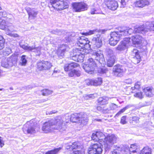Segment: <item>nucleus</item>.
Instances as JSON below:
<instances>
[{"label": "nucleus", "instance_id": "1", "mask_svg": "<svg viewBox=\"0 0 154 154\" xmlns=\"http://www.w3.org/2000/svg\"><path fill=\"white\" fill-rule=\"evenodd\" d=\"M66 127L63 121V118L57 116L54 119L45 122L43 125L42 130L45 133H48L54 130H57L60 132L65 131Z\"/></svg>", "mask_w": 154, "mask_h": 154}, {"label": "nucleus", "instance_id": "2", "mask_svg": "<svg viewBox=\"0 0 154 154\" xmlns=\"http://www.w3.org/2000/svg\"><path fill=\"white\" fill-rule=\"evenodd\" d=\"M71 121L73 122L86 125L88 121V116L83 112L74 113L71 115Z\"/></svg>", "mask_w": 154, "mask_h": 154}, {"label": "nucleus", "instance_id": "3", "mask_svg": "<svg viewBox=\"0 0 154 154\" xmlns=\"http://www.w3.org/2000/svg\"><path fill=\"white\" fill-rule=\"evenodd\" d=\"M154 31V22H147L145 24L134 28V32L145 34L149 31Z\"/></svg>", "mask_w": 154, "mask_h": 154}, {"label": "nucleus", "instance_id": "4", "mask_svg": "<svg viewBox=\"0 0 154 154\" xmlns=\"http://www.w3.org/2000/svg\"><path fill=\"white\" fill-rule=\"evenodd\" d=\"M88 53L87 50H82L80 48H75L73 50L72 59L78 62H82L85 55Z\"/></svg>", "mask_w": 154, "mask_h": 154}, {"label": "nucleus", "instance_id": "5", "mask_svg": "<svg viewBox=\"0 0 154 154\" xmlns=\"http://www.w3.org/2000/svg\"><path fill=\"white\" fill-rule=\"evenodd\" d=\"M36 124L33 122V120H32L27 122L23 126V131L25 134H32L36 132Z\"/></svg>", "mask_w": 154, "mask_h": 154}, {"label": "nucleus", "instance_id": "6", "mask_svg": "<svg viewBox=\"0 0 154 154\" xmlns=\"http://www.w3.org/2000/svg\"><path fill=\"white\" fill-rule=\"evenodd\" d=\"M93 57L88 59L87 62L83 66V68L85 71L89 74L94 73V71L97 66L96 63L93 59Z\"/></svg>", "mask_w": 154, "mask_h": 154}, {"label": "nucleus", "instance_id": "7", "mask_svg": "<svg viewBox=\"0 0 154 154\" xmlns=\"http://www.w3.org/2000/svg\"><path fill=\"white\" fill-rule=\"evenodd\" d=\"M117 137L112 134H109L106 137L105 140H103L105 149L107 150L115 143L116 142Z\"/></svg>", "mask_w": 154, "mask_h": 154}, {"label": "nucleus", "instance_id": "8", "mask_svg": "<svg viewBox=\"0 0 154 154\" xmlns=\"http://www.w3.org/2000/svg\"><path fill=\"white\" fill-rule=\"evenodd\" d=\"M68 0H50V2L52 7L62 10L68 8Z\"/></svg>", "mask_w": 154, "mask_h": 154}, {"label": "nucleus", "instance_id": "9", "mask_svg": "<svg viewBox=\"0 0 154 154\" xmlns=\"http://www.w3.org/2000/svg\"><path fill=\"white\" fill-rule=\"evenodd\" d=\"M102 145L99 142L91 145L88 149V154H101L103 151Z\"/></svg>", "mask_w": 154, "mask_h": 154}, {"label": "nucleus", "instance_id": "10", "mask_svg": "<svg viewBox=\"0 0 154 154\" xmlns=\"http://www.w3.org/2000/svg\"><path fill=\"white\" fill-rule=\"evenodd\" d=\"M74 11L76 12H80L87 10V5L84 2H74L72 4Z\"/></svg>", "mask_w": 154, "mask_h": 154}, {"label": "nucleus", "instance_id": "11", "mask_svg": "<svg viewBox=\"0 0 154 154\" xmlns=\"http://www.w3.org/2000/svg\"><path fill=\"white\" fill-rule=\"evenodd\" d=\"M125 70L124 66L118 64L113 67L112 73L115 76L121 77L122 76V74L125 72Z\"/></svg>", "mask_w": 154, "mask_h": 154}, {"label": "nucleus", "instance_id": "12", "mask_svg": "<svg viewBox=\"0 0 154 154\" xmlns=\"http://www.w3.org/2000/svg\"><path fill=\"white\" fill-rule=\"evenodd\" d=\"M120 35L117 32H111L110 34L109 43L112 46L116 45L120 40Z\"/></svg>", "mask_w": 154, "mask_h": 154}, {"label": "nucleus", "instance_id": "13", "mask_svg": "<svg viewBox=\"0 0 154 154\" xmlns=\"http://www.w3.org/2000/svg\"><path fill=\"white\" fill-rule=\"evenodd\" d=\"M131 40L133 44H142L145 45L147 44V42L142 37L138 35H135L132 37Z\"/></svg>", "mask_w": 154, "mask_h": 154}, {"label": "nucleus", "instance_id": "14", "mask_svg": "<svg viewBox=\"0 0 154 154\" xmlns=\"http://www.w3.org/2000/svg\"><path fill=\"white\" fill-rule=\"evenodd\" d=\"M52 66L51 63L48 61H42L38 62L37 63L38 69L40 70L48 69Z\"/></svg>", "mask_w": 154, "mask_h": 154}, {"label": "nucleus", "instance_id": "15", "mask_svg": "<svg viewBox=\"0 0 154 154\" xmlns=\"http://www.w3.org/2000/svg\"><path fill=\"white\" fill-rule=\"evenodd\" d=\"M106 136L102 132L97 131L95 133H93L92 135L91 138L92 140L95 141H100V140H105Z\"/></svg>", "mask_w": 154, "mask_h": 154}, {"label": "nucleus", "instance_id": "16", "mask_svg": "<svg viewBox=\"0 0 154 154\" xmlns=\"http://www.w3.org/2000/svg\"><path fill=\"white\" fill-rule=\"evenodd\" d=\"M130 38H126L121 42L119 45L115 48L118 51H122L125 50L127 45L131 44Z\"/></svg>", "mask_w": 154, "mask_h": 154}, {"label": "nucleus", "instance_id": "17", "mask_svg": "<svg viewBox=\"0 0 154 154\" xmlns=\"http://www.w3.org/2000/svg\"><path fill=\"white\" fill-rule=\"evenodd\" d=\"M25 9L28 14L29 20H33L36 17L38 11L36 9L29 7H26Z\"/></svg>", "mask_w": 154, "mask_h": 154}, {"label": "nucleus", "instance_id": "18", "mask_svg": "<svg viewBox=\"0 0 154 154\" xmlns=\"http://www.w3.org/2000/svg\"><path fill=\"white\" fill-rule=\"evenodd\" d=\"M69 47L67 45L63 44L60 45V47L57 51V54L60 58L63 57L66 51H68Z\"/></svg>", "mask_w": 154, "mask_h": 154}, {"label": "nucleus", "instance_id": "19", "mask_svg": "<svg viewBox=\"0 0 154 154\" xmlns=\"http://www.w3.org/2000/svg\"><path fill=\"white\" fill-rule=\"evenodd\" d=\"M102 37L100 35H97L96 37H94L92 39L91 43L94 47L99 48L102 45Z\"/></svg>", "mask_w": 154, "mask_h": 154}, {"label": "nucleus", "instance_id": "20", "mask_svg": "<svg viewBox=\"0 0 154 154\" xmlns=\"http://www.w3.org/2000/svg\"><path fill=\"white\" fill-rule=\"evenodd\" d=\"M134 30L131 28H127L126 29H122L120 31L117 32L120 35V37L122 36H125L131 34L133 33H139L138 32H134Z\"/></svg>", "mask_w": 154, "mask_h": 154}, {"label": "nucleus", "instance_id": "21", "mask_svg": "<svg viewBox=\"0 0 154 154\" xmlns=\"http://www.w3.org/2000/svg\"><path fill=\"white\" fill-rule=\"evenodd\" d=\"M131 54L133 56V63L135 64L139 63L140 61V57L138 53V51L137 49H134L132 51Z\"/></svg>", "mask_w": 154, "mask_h": 154}, {"label": "nucleus", "instance_id": "22", "mask_svg": "<svg viewBox=\"0 0 154 154\" xmlns=\"http://www.w3.org/2000/svg\"><path fill=\"white\" fill-rule=\"evenodd\" d=\"M92 57L93 58H95L96 60L101 64L103 63L104 62V59L103 55L100 53L94 52L92 54Z\"/></svg>", "mask_w": 154, "mask_h": 154}, {"label": "nucleus", "instance_id": "23", "mask_svg": "<svg viewBox=\"0 0 154 154\" xmlns=\"http://www.w3.org/2000/svg\"><path fill=\"white\" fill-rule=\"evenodd\" d=\"M149 5V2L147 0H140L136 1L134 3V5L137 7L143 8Z\"/></svg>", "mask_w": 154, "mask_h": 154}, {"label": "nucleus", "instance_id": "24", "mask_svg": "<svg viewBox=\"0 0 154 154\" xmlns=\"http://www.w3.org/2000/svg\"><path fill=\"white\" fill-rule=\"evenodd\" d=\"M88 42V38L84 36L79 37L77 41V45L80 48L84 47V45Z\"/></svg>", "mask_w": 154, "mask_h": 154}, {"label": "nucleus", "instance_id": "25", "mask_svg": "<svg viewBox=\"0 0 154 154\" xmlns=\"http://www.w3.org/2000/svg\"><path fill=\"white\" fill-rule=\"evenodd\" d=\"M109 98L107 97L104 96L99 97L98 100V103L100 105H105L108 103Z\"/></svg>", "mask_w": 154, "mask_h": 154}, {"label": "nucleus", "instance_id": "26", "mask_svg": "<svg viewBox=\"0 0 154 154\" xmlns=\"http://www.w3.org/2000/svg\"><path fill=\"white\" fill-rule=\"evenodd\" d=\"M7 59L10 67L13 66L16 63L17 59L14 56L12 55Z\"/></svg>", "mask_w": 154, "mask_h": 154}, {"label": "nucleus", "instance_id": "27", "mask_svg": "<svg viewBox=\"0 0 154 154\" xmlns=\"http://www.w3.org/2000/svg\"><path fill=\"white\" fill-rule=\"evenodd\" d=\"M114 149L112 151V154H119L123 150L121 146L115 145L113 146Z\"/></svg>", "mask_w": 154, "mask_h": 154}, {"label": "nucleus", "instance_id": "28", "mask_svg": "<svg viewBox=\"0 0 154 154\" xmlns=\"http://www.w3.org/2000/svg\"><path fill=\"white\" fill-rule=\"evenodd\" d=\"M110 6L106 4V5L109 9L113 11H114L117 9L118 6V4L117 2L113 1V2H110Z\"/></svg>", "mask_w": 154, "mask_h": 154}, {"label": "nucleus", "instance_id": "29", "mask_svg": "<svg viewBox=\"0 0 154 154\" xmlns=\"http://www.w3.org/2000/svg\"><path fill=\"white\" fill-rule=\"evenodd\" d=\"M60 116L63 118V121L66 127V124L69 123L70 121H71V115H70L68 114H66L64 116Z\"/></svg>", "mask_w": 154, "mask_h": 154}, {"label": "nucleus", "instance_id": "30", "mask_svg": "<svg viewBox=\"0 0 154 154\" xmlns=\"http://www.w3.org/2000/svg\"><path fill=\"white\" fill-rule=\"evenodd\" d=\"M11 53V50L10 48H6L2 51L0 52V57L8 56Z\"/></svg>", "mask_w": 154, "mask_h": 154}, {"label": "nucleus", "instance_id": "31", "mask_svg": "<svg viewBox=\"0 0 154 154\" xmlns=\"http://www.w3.org/2000/svg\"><path fill=\"white\" fill-rule=\"evenodd\" d=\"M152 88L147 87L144 89V92L147 96L152 97L153 96V94L152 92Z\"/></svg>", "mask_w": 154, "mask_h": 154}, {"label": "nucleus", "instance_id": "32", "mask_svg": "<svg viewBox=\"0 0 154 154\" xmlns=\"http://www.w3.org/2000/svg\"><path fill=\"white\" fill-rule=\"evenodd\" d=\"M108 58H109L107 61V66L109 67H112L115 62V57L114 56H112Z\"/></svg>", "mask_w": 154, "mask_h": 154}, {"label": "nucleus", "instance_id": "33", "mask_svg": "<svg viewBox=\"0 0 154 154\" xmlns=\"http://www.w3.org/2000/svg\"><path fill=\"white\" fill-rule=\"evenodd\" d=\"M151 149L148 147H144L140 151L139 154H151Z\"/></svg>", "mask_w": 154, "mask_h": 154}, {"label": "nucleus", "instance_id": "34", "mask_svg": "<svg viewBox=\"0 0 154 154\" xmlns=\"http://www.w3.org/2000/svg\"><path fill=\"white\" fill-rule=\"evenodd\" d=\"M93 85L97 86L100 85L102 82V79L100 77H98L94 79H92Z\"/></svg>", "mask_w": 154, "mask_h": 154}, {"label": "nucleus", "instance_id": "35", "mask_svg": "<svg viewBox=\"0 0 154 154\" xmlns=\"http://www.w3.org/2000/svg\"><path fill=\"white\" fill-rule=\"evenodd\" d=\"M31 48H32V49L31 50H30V51L34 52L37 54V55H40L41 49L40 47H36L35 46H31Z\"/></svg>", "mask_w": 154, "mask_h": 154}, {"label": "nucleus", "instance_id": "36", "mask_svg": "<svg viewBox=\"0 0 154 154\" xmlns=\"http://www.w3.org/2000/svg\"><path fill=\"white\" fill-rule=\"evenodd\" d=\"M138 149L136 148L135 145L134 144L131 145L129 154H139L137 152Z\"/></svg>", "mask_w": 154, "mask_h": 154}, {"label": "nucleus", "instance_id": "37", "mask_svg": "<svg viewBox=\"0 0 154 154\" xmlns=\"http://www.w3.org/2000/svg\"><path fill=\"white\" fill-rule=\"evenodd\" d=\"M100 11L99 8L93 7L91 9L90 13L91 14H100Z\"/></svg>", "mask_w": 154, "mask_h": 154}, {"label": "nucleus", "instance_id": "38", "mask_svg": "<svg viewBox=\"0 0 154 154\" xmlns=\"http://www.w3.org/2000/svg\"><path fill=\"white\" fill-rule=\"evenodd\" d=\"M62 149V148L60 147L58 148L55 149L47 152L45 154H57V153Z\"/></svg>", "mask_w": 154, "mask_h": 154}, {"label": "nucleus", "instance_id": "39", "mask_svg": "<svg viewBox=\"0 0 154 154\" xmlns=\"http://www.w3.org/2000/svg\"><path fill=\"white\" fill-rule=\"evenodd\" d=\"M81 147L80 143L78 141L73 143L70 147V148L72 149H76L78 148H81Z\"/></svg>", "mask_w": 154, "mask_h": 154}, {"label": "nucleus", "instance_id": "40", "mask_svg": "<svg viewBox=\"0 0 154 154\" xmlns=\"http://www.w3.org/2000/svg\"><path fill=\"white\" fill-rule=\"evenodd\" d=\"M97 32V30L96 29H94L93 30H90L88 32H82V34L88 36L89 35H91L94 34L96 33V32Z\"/></svg>", "mask_w": 154, "mask_h": 154}, {"label": "nucleus", "instance_id": "41", "mask_svg": "<svg viewBox=\"0 0 154 154\" xmlns=\"http://www.w3.org/2000/svg\"><path fill=\"white\" fill-rule=\"evenodd\" d=\"M7 59L6 58L4 59L2 62V66L5 68H8L10 67L8 63Z\"/></svg>", "mask_w": 154, "mask_h": 154}, {"label": "nucleus", "instance_id": "42", "mask_svg": "<svg viewBox=\"0 0 154 154\" xmlns=\"http://www.w3.org/2000/svg\"><path fill=\"white\" fill-rule=\"evenodd\" d=\"M19 45L21 48L27 51H30V50H31L32 49V48H31V46L22 44L21 43H20Z\"/></svg>", "mask_w": 154, "mask_h": 154}, {"label": "nucleus", "instance_id": "43", "mask_svg": "<svg viewBox=\"0 0 154 154\" xmlns=\"http://www.w3.org/2000/svg\"><path fill=\"white\" fill-rule=\"evenodd\" d=\"M3 23L6 24V21L5 20H3L0 22V29H4L6 31H8V29L9 30V29H8L6 27V25L5 24H3Z\"/></svg>", "mask_w": 154, "mask_h": 154}, {"label": "nucleus", "instance_id": "44", "mask_svg": "<svg viewBox=\"0 0 154 154\" xmlns=\"http://www.w3.org/2000/svg\"><path fill=\"white\" fill-rule=\"evenodd\" d=\"M89 42L88 40V42H87L86 44L84 45L83 47L82 48H79L82 50H87L89 51L88 50L90 49L91 45L89 44Z\"/></svg>", "mask_w": 154, "mask_h": 154}, {"label": "nucleus", "instance_id": "45", "mask_svg": "<svg viewBox=\"0 0 154 154\" xmlns=\"http://www.w3.org/2000/svg\"><path fill=\"white\" fill-rule=\"evenodd\" d=\"M105 52L108 56V57L113 56V51L112 50L109 48H107L105 50Z\"/></svg>", "mask_w": 154, "mask_h": 154}, {"label": "nucleus", "instance_id": "46", "mask_svg": "<svg viewBox=\"0 0 154 154\" xmlns=\"http://www.w3.org/2000/svg\"><path fill=\"white\" fill-rule=\"evenodd\" d=\"M25 57V55H23L21 57L20 64L22 66H25L26 65L27 61Z\"/></svg>", "mask_w": 154, "mask_h": 154}, {"label": "nucleus", "instance_id": "47", "mask_svg": "<svg viewBox=\"0 0 154 154\" xmlns=\"http://www.w3.org/2000/svg\"><path fill=\"white\" fill-rule=\"evenodd\" d=\"M141 85V83L139 82H137L135 83L134 87L131 88V89L133 90L136 89L138 90L140 88V86Z\"/></svg>", "mask_w": 154, "mask_h": 154}, {"label": "nucleus", "instance_id": "48", "mask_svg": "<svg viewBox=\"0 0 154 154\" xmlns=\"http://www.w3.org/2000/svg\"><path fill=\"white\" fill-rule=\"evenodd\" d=\"M42 92L43 95L46 96L51 94L52 91L48 89H44L42 90Z\"/></svg>", "mask_w": 154, "mask_h": 154}, {"label": "nucleus", "instance_id": "49", "mask_svg": "<svg viewBox=\"0 0 154 154\" xmlns=\"http://www.w3.org/2000/svg\"><path fill=\"white\" fill-rule=\"evenodd\" d=\"M61 33H62L61 35H62L63 37H64V38L66 39L65 41H68L69 37V36L70 35V33H69L66 32H61Z\"/></svg>", "mask_w": 154, "mask_h": 154}, {"label": "nucleus", "instance_id": "50", "mask_svg": "<svg viewBox=\"0 0 154 154\" xmlns=\"http://www.w3.org/2000/svg\"><path fill=\"white\" fill-rule=\"evenodd\" d=\"M108 71L107 69L105 67H103L102 68H101L98 70V72L100 74H103L106 73Z\"/></svg>", "mask_w": 154, "mask_h": 154}, {"label": "nucleus", "instance_id": "51", "mask_svg": "<svg viewBox=\"0 0 154 154\" xmlns=\"http://www.w3.org/2000/svg\"><path fill=\"white\" fill-rule=\"evenodd\" d=\"M134 96L140 99H142L143 97V95L142 94V92H140L136 93L134 95Z\"/></svg>", "mask_w": 154, "mask_h": 154}, {"label": "nucleus", "instance_id": "52", "mask_svg": "<svg viewBox=\"0 0 154 154\" xmlns=\"http://www.w3.org/2000/svg\"><path fill=\"white\" fill-rule=\"evenodd\" d=\"M128 108V106H127L121 109L115 115V117H118L120 114L123 113Z\"/></svg>", "mask_w": 154, "mask_h": 154}, {"label": "nucleus", "instance_id": "53", "mask_svg": "<svg viewBox=\"0 0 154 154\" xmlns=\"http://www.w3.org/2000/svg\"><path fill=\"white\" fill-rule=\"evenodd\" d=\"M123 149L124 151L126 154H128L130 153L131 147L129 148V147L127 145H125L123 146Z\"/></svg>", "mask_w": 154, "mask_h": 154}, {"label": "nucleus", "instance_id": "54", "mask_svg": "<svg viewBox=\"0 0 154 154\" xmlns=\"http://www.w3.org/2000/svg\"><path fill=\"white\" fill-rule=\"evenodd\" d=\"M126 118V116H124L122 117L121 119L120 123L123 125L126 124L127 123Z\"/></svg>", "mask_w": 154, "mask_h": 154}, {"label": "nucleus", "instance_id": "55", "mask_svg": "<svg viewBox=\"0 0 154 154\" xmlns=\"http://www.w3.org/2000/svg\"><path fill=\"white\" fill-rule=\"evenodd\" d=\"M70 63L66 64L64 66V69L65 71H68L72 69L71 67L70 66Z\"/></svg>", "mask_w": 154, "mask_h": 154}, {"label": "nucleus", "instance_id": "56", "mask_svg": "<svg viewBox=\"0 0 154 154\" xmlns=\"http://www.w3.org/2000/svg\"><path fill=\"white\" fill-rule=\"evenodd\" d=\"M132 123H137L139 121V118L137 116H134L132 117Z\"/></svg>", "mask_w": 154, "mask_h": 154}, {"label": "nucleus", "instance_id": "57", "mask_svg": "<svg viewBox=\"0 0 154 154\" xmlns=\"http://www.w3.org/2000/svg\"><path fill=\"white\" fill-rule=\"evenodd\" d=\"M70 66L71 67L72 69L74 68L78 67L79 66V65L78 63H70Z\"/></svg>", "mask_w": 154, "mask_h": 154}, {"label": "nucleus", "instance_id": "58", "mask_svg": "<svg viewBox=\"0 0 154 154\" xmlns=\"http://www.w3.org/2000/svg\"><path fill=\"white\" fill-rule=\"evenodd\" d=\"M6 34L7 35H9L11 36L14 37H17L18 36V35L17 34L12 33L10 32V31H6Z\"/></svg>", "mask_w": 154, "mask_h": 154}, {"label": "nucleus", "instance_id": "59", "mask_svg": "<svg viewBox=\"0 0 154 154\" xmlns=\"http://www.w3.org/2000/svg\"><path fill=\"white\" fill-rule=\"evenodd\" d=\"M147 105V103H146V104H145L144 103H140L138 105V106H136V108L137 109H139L142 107H144Z\"/></svg>", "mask_w": 154, "mask_h": 154}, {"label": "nucleus", "instance_id": "60", "mask_svg": "<svg viewBox=\"0 0 154 154\" xmlns=\"http://www.w3.org/2000/svg\"><path fill=\"white\" fill-rule=\"evenodd\" d=\"M51 33L54 34L60 35L61 33V31L57 29L56 30H53L51 31Z\"/></svg>", "mask_w": 154, "mask_h": 154}, {"label": "nucleus", "instance_id": "61", "mask_svg": "<svg viewBox=\"0 0 154 154\" xmlns=\"http://www.w3.org/2000/svg\"><path fill=\"white\" fill-rule=\"evenodd\" d=\"M75 70H73L70 71L68 74L69 76L70 77H72L75 76Z\"/></svg>", "mask_w": 154, "mask_h": 154}, {"label": "nucleus", "instance_id": "62", "mask_svg": "<svg viewBox=\"0 0 154 154\" xmlns=\"http://www.w3.org/2000/svg\"><path fill=\"white\" fill-rule=\"evenodd\" d=\"M97 109L98 110L101 112H103V113H105V110L104 109L103 107L102 108V107L100 106H97Z\"/></svg>", "mask_w": 154, "mask_h": 154}, {"label": "nucleus", "instance_id": "63", "mask_svg": "<svg viewBox=\"0 0 154 154\" xmlns=\"http://www.w3.org/2000/svg\"><path fill=\"white\" fill-rule=\"evenodd\" d=\"M110 106L111 109L112 110L115 109L118 107L114 103H112Z\"/></svg>", "mask_w": 154, "mask_h": 154}, {"label": "nucleus", "instance_id": "64", "mask_svg": "<svg viewBox=\"0 0 154 154\" xmlns=\"http://www.w3.org/2000/svg\"><path fill=\"white\" fill-rule=\"evenodd\" d=\"M86 84L88 85H93L92 79H88L86 81Z\"/></svg>", "mask_w": 154, "mask_h": 154}]
</instances>
